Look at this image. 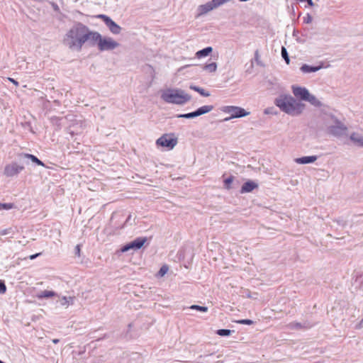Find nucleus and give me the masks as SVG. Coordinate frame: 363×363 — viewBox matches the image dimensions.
Masks as SVG:
<instances>
[{
  "label": "nucleus",
  "instance_id": "40",
  "mask_svg": "<svg viewBox=\"0 0 363 363\" xmlns=\"http://www.w3.org/2000/svg\"><path fill=\"white\" fill-rule=\"evenodd\" d=\"M255 60H256L257 63L258 65H260V62H259V52H258V50H256V51H255Z\"/></svg>",
  "mask_w": 363,
  "mask_h": 363
},
{
  "label": "nucleus",
  "instance_id": "38",
  "mask_svg": "<svg viewBox=\"0 0 363 363\" xmlns=\"http://www.w3.org/2000/svg\"><path fill=\"white\" fill-rule=\"evenodd\" d=\"M74 251H75V255H76L77 256L79 257V256H80V251H81L80 245H77L75 247Z\"/></svg>",
  "mask_w": 363,
  "mask_h": 363
},
{
  "label": "nucleus",
  "instance_id": "19",
  "mask_svg": "<svg viewBox=\"0 0 363 363\" xmlns=\"http://www.w3.org/2000/svg\"><path fill=\"white\" fill-rule=\"evenodd\" d=\"M57 296V294L53 291H42L36 295L38 299L48 298Z\"/></svg>",
  "mask_w": 363,
  "mask_h": 363
},
{
  "label": "nucleus",
  "instance_id": "4",
  "mask_svg": "<svg viewBox=\"0 0 363 363\" xmlns=\"http://www.w3.org/2000/svg\"><path fill=\"white\" fill-rule=\"evenodd\" d=\"M84 33V26H77L69 30L64 37L63 43L69 49L77 51H80L82 48H78L77 46L74 45L77 42L79 36Z\"/></svg>",
  "mask_w": 363,
  "mask_h": 363
},
{
  "label": "nucleus",
  "instance_id": "26",
  "mask_svg": "<svg viewBox=\"0 0 363 363\" xmlns=\"http://www.w3.org/2000/svg\"><path fill=\"white\" fill-rule=\"evenodd\" d=\"M281 54L282 58L284 60L286 63L287 65H289L290 63L289 56L286 48L284 46L281 47Z\"/></svg>",
  "mask_w": 363,
  "mask_h": 363
},
{
  "label": "nucleus",
  "instance_id": "6",
  "mask_svg": "<svg viewBox=\"0 0 363 363\" xmlns=\"http://www.w3.org/2000/svg\"><path fill=\"white\" fill-rule=\"evenodd\" d=\"M119 46V43L111 38L101 36L98 50L101 52L113 50Z\"/></svg>",
  "mask_w": 363,
  "mask_h": 363
},
{
  "label": "nucleus",
  "instance_id": "15",
  "mask_svg": "<svg viewBox=\"0 0 363 363\" xmlns=\"http://www.w3.org/2000/svg\"><path fill=\"white\" fill-rule=\"evenodd\" d=\"M19 157L21 160H24L26 159L30 160L33 162L35 163L37 165L43 166V167L45 166V164L41 160H40L36 156H35L33 155L28 154V153H22V154L19 155Z\"/></svg>",
  "mask_w": 363,
  "mask_h": 363
},
{
  "label": "nucleus",
  "instance_id": "29",
  "mask_svg": "<svg viewBox=\"0 0 363 363\" xmlns=\"http://www.w3.org/2000/svg\"><path fill=\"white\" fill-rule=\"evenodd\" d=\"M190 309L196 310L199 312L206 313L208 311V308L206 306H201L199 305H192L189 307Z\"/></svg>",
  "mask_w": 363,
  "mask_h": 363
},
{
  "label": "nucleus",
  "instance_id": "2",
  "mask_svg": "<svg viewBox=\"0 0 363 363\" xmlns=\"http://www.w3.org/2000/svg\"><path fill=\"white\" fill-rule=\"evenodd\" d=\"M161 99L168 104L184 105L191 99V96L181 89H167L162 93Z\"/></svg>",
  "mask_w": 363,
  "mask_h": 363
},
{
  "label": "nucleus",
  "instance_id": "39",
  "mask_svg": "<svg viewBox=\"0 0 363 363\" xmlns=\"http://www.w3.org/2000/svg\"><path fill=\"white\" fill-rule=\"evenodd\" d=\"M99 18H101L104 19V21L106 22V23H114L113 21H112L111 20H110L108 18H106L104 16H99Z\"/></svg>",
  "mask_w": 363,
  "mask_h": 363
},
{
  "label": "nucleus",
  "instance_id": "34",
  "mask_svg": "<svg viewBox=\"0 0 363 363\" xmlns=\"http://www.w3.org/2000/svg\"><path fill=\"white\" fill-rule=\"evenodd\" d=\"M237 323L239 324L250 325L253 324L254 322L250 319H241V320H238Z\"/></svg>",
  "mask_w": 363,
  "mask_h": 363
},
{
  "label": "nucleus",
  "instance_id": "46",
  "mask_svg": "<svg viewBox=\"0 0 363 363\" xmlns=\"http://www.w3.org/2000/svg\"><path fill=\"white\" fill-rule=\"evenodd\" d=\"M309 4H312V0H307Z\"/></svg>",
  "mask_w": 363,
  "mask_h": 363
},
{
  "label": "nucleus",
  "instance_id": "43",
  "mask_svg": "<svg viewBox=\"0 0 363 363\" xmlns=\"http://www.w3.org/2000/svg\"><path fill=\"white\" fill-rule=\"evenodd\" d=\"M9 80L10 82H12L13 84H15L16 86H18V82L16 80H15V79H12V78H9Z\"/></svg>",
  "mask_w": 363,
  "mask_h": 363
},
{
  "label": "nucleus",
  "instance_id": "45",
  "mask_svg": "<svg viewBox=\"0 0 363 363\" xmlns=\"http://www.w3.org/2000/svg\"><path fill=\"white\" fill-rule=\"evenodd\" d=\"M52 342L56 344V343H57L59 342V340L58 339H54L52 340Z\"/></svg>",
  "mask_w": 363,
  "mask_h": 363
},
{
  "label": "nucleus",
  "instance_id": "37",
  "mask_svg": "<svg viewBox=\"0 0 363 363\" xmlns=\"http://www.w3.org/2000/svg\"><path fill=\"white\" fill-rule=\"evenodd\" d=\"M13 232V230L11 228H6V229H4L0 231V235H7L10 233Z\"/></svg>",
  "mask_w": 363,
  "mask_h": 363
},
{
  "label": "nucleus",
  "instance_id": "14",
  "mask_svg": "<svg viewBox=\"0 0 363 363\" xmlns=\"http://www.w3.org/2000/svg\"><path fill=\"white\" fill-rule=\"evenodd\" d=\"M323 67V64L321 62L320 65L318 66H312L308 65L307 64H303L300 69L303 73H310V72H315L319 71Z\"/></svg>",
  "mask_w": 363,
  "mask_h": 363
},
{
  "label": "nucleus",
  "instance_id": "7",
  "mask_svg": "<svg viewBox=\"0 0 363 363\" xmlns=\"http://www.w3.org/2000/svg\"><path fill=\"white\" fill-rule=\"evenodd\" d=\"M347 130L346 125L342 123L339 119L335 121V123L330 125L327 130L328 133L335 137H340L344 135Z\"/></svg>",
  "mask_w": 363,
  "mask_h": 363
},
{
  "label": "nucleus",
  "instance_id": "35",
  "mask_svg": "<svg viewBox=\"0 0 363 363\" xmlns=\"http://www.w3.org/2000/svg\"><path fill=\"white\" fill-rule=\"evenodd\" d=\"M6 291V286L4 281L0 280V294H3Z\"/></svg>",
  "mask_w": 363,
  "mask_h": 363
},
{
  "label": "nucleus",
  "instance_id": "23",
  "mask_svg": "<svg viewBox=\"0 0 363 363\" xmlns=\"http://www.w3.org/2000/svg\"><path fill=\"white\" fill-rule=\"evenodd\" d=\"M306 101L309 102L311 105L315 107H320L322 106V103L313 94L309 93V96H308V99H306Z\"/></svg>",
  "mask_w": 363,
  "mask_h": 363
},
{
  "label": "nucleus",
  "instance_id": "11",
  "mask_svg": "<svg viewBox=\"0 0 363 363\" xmlns=\"http://www.w3.org/2000/svg\"><path fill=\"white\" fill-rule=\"evenodd\" d=\"M292 91L296 98L302 101H306V99H308V96H309V91L305 87L293 86Z\"/></svg>",
  "mask_w": 363,
  "mask_h": 363
},
{
  "label": "nucleus",
  "instance_id": "41",
  "mask_svg": "<svg viewBox=\"0 0 363 363\" xmlns=\"http://www.w3.org/2000/svg\"><path fill=\"white\" fill-rule=\"evenodd\" d=\"M272 110V108H267L264 109V113L265 114H272V113H273Z\"/></svg>",
  "mask_w": 363,
  "mask_h": 363
},
{
  "label": "nucleus",
  "instance_id": "5",
  "mask_svg": "<svg viewBox=\"0 0 363 363\" xmlns=\"http://www.w3.org/2000/svg\"><path fill=\"white\" fill-rule=\"evenodd\" d=\"M220 110L225 113L230 114V117L224 119L225 121H229L232 118H242L250 115V112L240 106H225L221 107Z\"/></svg>",
  "mask_w": 363,
  "mask_h": 363
},
{
  "label": "nucleus",
  "instance_id": "18",
  "mask_svg": "<svg viewBox=\"0 0 363 363\" xmlns=\"http://www.w3.org/2000/svg\"><path fill=\"white\" fill-rule=\"evenodd\" d=\"M350 140L358 146L363 147V136L357 133H353L350 137Z\"/></svg>",
  "mask_w": 363,
  "mask_h": 363
},
{
  "label": "nucleus",
  "instance_id": "16",
  "mask_svg": "<svg viewBox=\"0 0 363 363\" xmlns=\"http://www.w3.org/2000/svg\"><path fill=\"white\" fill-rule=\"evenodd\" d=\"M318 159L316 155L311 156H303L301 157L296 158L295 162L298 164H306L315 162Z\"/></svg>",
  "mask_w": 363,
  "mask_h": 363
},
{
  "label": "nucleus",
  "instance_id": "33",
  "mask_svg": "<svg viewBox=\"0 0 363 363\" xmlns=\"http://www.w3.org/2000/svg\"><path fill=\"white\" fill-rule=\"evenodd\" d=\"M355 284H358L359 287H363V274L356 278Z\"/></svg>",
  "mask_w": 363,
  "mask_h": 363
},
{
  "label": "nucleus",
  "instance_id": "17",
  "mask_svg": "<svg viewBox=\"0 0 363 363\" xmlns=\"http://www.w3.org/2000/svg\"><path fill=\"white\" fill-rule=\"evenodd\" d=\"M214 108L212 105H206L197 108L195 112L197 116L211 112Z\"/></svg>",
  "mask_w": 363,
  "mask_h": 363
},
{
  "label": "nucleus",
  "instance_id": "8",
  "mask_svg": "<svg viewBox=\"0 0 363 363\" xmlns=\"http://www.w3.org/2000/svg\"><path fill=\"white\" fill-rule=\"evenodd\" d=\"M156 144L158 146L172 150L177 145V138L171 135L164 134L157 140Z\"/></svg>",
  "mask_w": 363,
  "mask_h": 363
},
{
  "label": "nucleus",
  "instance_id": "9",
  "mask_svg": "<svg viewBox=\"0 0 363 363\" xmlns=\"http://www.w3.org/2000/svg\"><path fill=\"white\" fill-rule=\"evenodd\" d=\"M147 241V238L146 237H138V238H135V240H133V241L123 245L121 247V251L122 252H125L130 250H140L144 246L145 243Z\"/></svg>",
  "mask_w": 363,
  "mask_h": 363
},
{
  "label": "nucleus",
  "instance_id": "31",
  "mask_svg": "<svg viewBox=\"0 0 363 363\" xmlns=\"http://www.w3.org/2000/svg\"><path fill=\"white\" fill-rule=\"evenodd\" d=\"M14 206V204L12 203H1L0 202V211H2V210H10L11 208H13Z\"/></svg>",
  "mask_w": 363,
  "mask_h": 363
},
{
  "label": "nucleus",
  "instance_id": "21",
  "mask_svg": "<svg viewBox=\"0 0 363 363\" xmlns=\"http://www.w3.org/2000/svg\"><path fill=\"white\" fill-rule=\"evenodd\" d=\"M74 297L73 296H62L60 299V303L62 306H69V305H73Z\"/></svg>",
  "mask_w": 363,
  "mask_h": 363
},
{
  "label": "nucleus",
  "instance_id": "25",
  "mask_svg": "<svg viewBox=\"0 0 363 363\" xmlns=\"http://www.w3.org/2000/svg\"><path fill=\"white\" fill-rule=\"evenodd\" d=\"M108 26L110 31L113 34H118L121 30V28L119 26L118 24H107Z\"/></svg>",
  "mask_w": 363,
  "mask_h": 363
},
{
  "label": "nucleus",
  "instance_id": "30",
  "mask_svg": "<svg viewBox=\"0 0 363 363\" xmlns=\"http://www.w3.org/2000/svg\"><path fill=\"white\" fill-rule=\"evenodd\" d=\"M178 118H193L195 117H197L196 113L194 111L188 113H183V114H179L177 116Z\"/></svg>",
  "mask_w": 363,
  "mask_h": 363
},
{
  "label": "nucleus",
  "instance_id": "48",
  "mask_svg": "<svg viewBox=\"0 0 363 363\" xmlns=\"http://www.w3.org/2000/svg\"><path fill=\"white\" fill-rule=\"evenodd\" d=\"M0 363H5V362L0 359Z\"/></svg>",
  "mask_w": 363,
  "mask_h": 363
},
{
  "label": "nucleus",
  "instance_id": "24",
  "mask_svg": "<svg viewBox=\"0 0 363 363\" xmlns=\"http://www.w3.org/2000/svg\"><path fill=\"white\" fill-rule=\"evenodd\" d=\"M217 64L216 62H211L209 64H206L203 66V69L208 72H214L216 71Z\"/></svg>",
  "mask_w": 363,
  "mask_h": 363
},
{
  "label": "nucleus",
  "instance_id": "28",
  "mask_svg": "<svg viewBox=\"0 0 363 363\" xmlns=\"http://www.w3.org/2000/svg\"><path fill=\"white\" fill-rule=\"evenodd\" d=\"M233 330L229 329H219L216 331V334L220 336H229L231 335Z\"/></svg>",
  "mask_w": 363,
  "mask_h": 363
},
{
  "label": "nucleus",
  "instance_id": "3",
  "mask_svg": "<svg viewBox=\"0 0 363 363\" xmlns=\"http://www.w3.org/2000/svg\"><path fill=\"white\" fill-rule=\"evenodd\" d=\"M101 35L96 31H91L84 26V33L80 35L74 45L77 46L78 48H82V45L87 43L89 45L94 47L99 45Z\"/></svg>",
  "mask_w": 363,
  "mask_h": 363
},
{
  "label": "nucleus",
  "instance_id": "22",
  "mask_svg": "<svg viewBox=\"0 0 363 363\" xmlns=\"http://www.w3.org/2000/svg\"><path fill=\"white\" fill-rule=\"evenodd\" d=\"M312 325L308 323L305 322L304 323H301L298 322H293L289 324V327L291 329H301V328H310Z\"/></svg>",
  "mask_w": 363,
  "mask_h": 363
},
{
  "label": "nucleus",
  "instance_id": "10",
  "mask_svg": "<svg viewBox=\"0 0 363 363\" xmlns=\"http://www.w3.org/2000/svg\"><path fill=\"white\" fill-rule=\"evenodd\" d=\"M23 169V165L18 164L17 162H11L5 166L4 174L7 177H12L18 175Z\"/></svg>",
  "mask_w": 363,
  "mask_h": 363
},
{
  "label": "nucleus",
  "instance_id": "12",
  "mask_svg": "<svg viewBox=\"0 0 363 363\" xmlns=\"http://www.w3.org/2000/svg\"><path fill=\"white\" fill-rule=\"evenodd\" d=\"M257 188L258 184L256 182L252 180H248L242 184L240 192V194L250 193Z\"/></svg>",
  "mask_w": 363,
  "mask_h": 363
},
{
  "label": "nucleus",
  "instance_id": "13",
  "mask_svg": "<svg viewBox=\"0 0 363 363\" xmlns=\"http://www.w3.org/2000/svg\"><path fill=\"white\" fill-rule=\"evenodd\" d=\"M337 119V118L331 113H324L322 116L323 125L326 130H328L330 128V125H332Z\"/></svg>",
  "mask_w": 363,
  "mask_h": 363
},
{
  "label": "nucleus",
  "instance_id": "42",
  "mask_svg": "<svg viewBox=\"0 0 363 363\" xmlns=\"http://www.w3.org/2000/svg\"><path fill=\"white\" fill-rule=\"evenodd\" d=\"M189 88L195 91H198V89H199V86H197L196 85H194V84H191L189 86Z\"/></svg>",
  "mask_w": 363,
  "mask_h": 363
},
{
  "label": "nucleus",
  "instance_id": "32",
  "mask_svg": "<svg viewBox=\"0 0 363 363\" xmlns=\"http://www.w3.org/2000/svg\"><path fill=\"white\" fill-rule=\"evenodd\" d=\"M169 268L167 265H163L159 270L158 272V274L160 276V277H163L164 274H167V271H168Z\"/></svg>",
  "mask_w": 363,
  "mask_h": 363
},
{
  "label": "nucleus",
  "instance_id": "27",
  "mask_svg": "<svg viewBox=\"0 0 363 363\" xmlns=\"http://www.w3.org/2000/svg\"><path fill=\"white\" fill-rule=\"evenodd\" d=\"M234 179H235L234 176L231 175L224 180L223 182H224L225 189L229 190L232 188L231 184L233 183Z\"/></svg>",
  "mask_w": 363,
  "mask_h": 363
},
{
  "label": "nucleus",
  "instance_id": "47",
  "mask_svg": "<svg viewBox=\"0 0 363 363\" xmlns=\"http://www.w3.org/2000/svg\"><path fill=\"white\" fill-rule=\"evenodd\" d=\"M131 326H132V323H130V324L128 325V327H129V328H131Z\"/></svg>",
  "mask_w": 363,
  "mask_h": 363
},
{
  "label": "nucleus",
  "instance_id": "20",
  "mask_svg": "<svg viewBox=\"0 0 363 363\" xmlns=\"http://www.w3.org/2000/svg\"><path fill=\"white\" fill-rule=\"evenodd\" d=\"M213 51L211 47H206L202 50H200L196 52V56L198 58H201L209 55Z\"/></svg>",
  "mask_w": 363,
  "mask_h": 363
},
{
  "label": "nucleus",
  "instance_id": "36",
  "mask_svg": "<svg viewBox=\"0 0 363 363\" xmlns=\"http://www.w3.org/2000/svg\"><path fill=\"white\" fill-rule=\"evenodd\" d=\"M197 92L199 93L201 96H205V97H208L210 96V93L208 91H206L205 89H203L201 87H199Z\"/></svg>",
  "mask_w": 363,
  "mask_h": 363
},
{
  "label": "nucleus",
  "instance_id": "1",
  "mask_svg": "<svg viewBox=\"0 0 363 363\" xmlns=\"http://www.w3.org/2000/svg\"><path fill=\"white\" fill-rule=\"evenodd\" d=\"M274 104L280 110L289 115H299L304 108V104L297 102L289 95H281L274 100Z\"/></svg>",
  "mask_w": 363,
  "mask_h": 363
},
{
  "label": "nucleus",
  "instance_id": "44",
  "mask_svg": "<svg viewBox=\"0 0 363 363\" xmlns=\"http://www.w3.org/2000/svg\"><path fill=\"white\" fill-rule=\"evenodd\" d=\"M40 255V253H36V254L32 255L30 256V259H34L37 257H38Z\"/></svg>",
  "mask_w": 363,
  "mask_h": 363
}]
</instances>
